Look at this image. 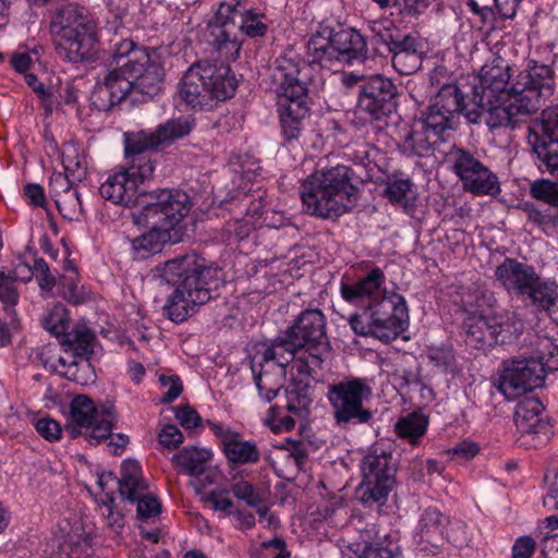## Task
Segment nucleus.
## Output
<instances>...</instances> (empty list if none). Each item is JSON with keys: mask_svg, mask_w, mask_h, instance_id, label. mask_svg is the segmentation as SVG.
Wrapping results in <instances>:
<instances>
[{"mask_svg": "<svg viewBox=\"0 0 558 558\" xmlns=\"http://www.w3.org/2000/svg\"><path fill=\"white\" fill-rule=\"evenodd\" d=\"M530 195L546 204H557L558 184L545 179L536 180L530 186Z\"/></svg>", "mask_w": 558, "mask_h": 558, "instance_id": "obj_44", "label": "nucleus"}, {"mask_svg": "<svg viewBox=\"0 0 558 558\" xmlns=\"http://www.w3.org/2000/svg\"><path fill=\"white\" fill-rule=\"evenodd\" d=\"M156 272L175 287L163 306V314L174 323L185 320L197 306L208 302L220 280V270L195 253L167 260Z\"/></svg>", "mask_w": 558, "mask_h": 558, "instance_id": "obj_3", "label": "nucleus"}, {"mask_svg": "<svg viewBox=\"0 0 558 558\" xmlns=\"http://www.w3.org/2000/svg\"><path fill=\"white\" fill-rule=\"evenodd\" d=\"M409 398L421 405H427L434 399V391L421 379L411 389H407Z\"/></svg>", "mask_w": 558, "mask_h": 558, "instance_id": "obj_57", "label": "nucleus"}, {"mask_svg": "<svg viewBox=\"0 0 558 558\" xmlns=\"http://www.w3.org/2000/svg\"><path fill=\"white\" fill-rule=\"evenodd\" d=\"M301 352H304L294 338L290 337L288 329L274 339L258 341L253 345L251 356V369L255 372L256 366L272 363L274 366L284 367L292 362L295 369V360Z\"/></svg>", "mask_w": 558, "mask_h": 558, "instance_id": "obj_25", "label": "nucleus"}, {"mask_svg": "<svg viewBox=\"0 0 558 558\" xmlns=\"http://www.w3.org/2000/svg\"><path fill=\"white\" fill-rule=\"evenodd\" d=\"M522 210L525 213L527 220L538 227L551 222V216L549 214L543 213L530 202H525L522 205Z\"/></svg>", "mask_w": 558, "mask_h": 558, "instance_id": "obj_59", "label": "nucleus"}, {"mask_svg": "<svg viewBox=\"0 0 558 558\" xmlns=\"http://www.w3.org/2000/svg\"><path fill=\"white\" fill-rule=\"evenodd\" d=\"M114 420L116 412L112 404H101L97 408L89 397L80 395L71 401L65 430L72 437H76L85 428L88 441L99 444L111 435Z\"/></svg>", "mask_w": 558, "mask_h": 558, "instance_id": "obj_15", "label": "nucleus"}, {"mask_svg": "<svg viewBox=\"0 0 558 558\" xmlns=\"http://www.w3.org/2000/svg\"><path fill=\"white\" fill-rule=\"evenodd\" d=\"M541 553L545 558H558V534L547 536L542 541Z\"/></svg>", "mask_w": 558, "mask_h": 558, "instance_id": "obj_64", "label": "nucleus"}, {"mask_svg": "<svg viewBox=\"0 0 558 558\" xmlns=\"http://www.w3.org/2000/svg\"><path fill=\"white\" fill-rule=\"evenodd\" d=\"M478 450L480 447L477 444L470 440H463L451 448L449 453L451 454L452 460L460 462L474 458L478 453Z\"/></svg>", "mask_w": 558, "mask_h": 558, "instance_id": "obj_54", "label": "nucleus"}, {"mask_svg": "<svg viewBox=\"0 0 558 558\" xmlns=\"http://www.w3.org/2000/svg\"><path fill=\"white\" fill-rule=\"evenodd\" d=\"M147 489L140 463L136 460L124 461L121 466L119 492L122 498L137 502V515L141 519L154 518L161 510L158 499L149 495Z\"/></svg>", "mask_w": 558, "mask_h": 558, "instance_id": "obj_24", "label": "nucleus"}, {"mask_svg": "<svg viewBox=\"0 0 558 558\" xmlns=\"http://www.w3.org/2000/svg\"><path fill=\"white\" fill-rule=\"evenodd\" d=\"M43 326L51 335L61 339L69 328L66 310L61 305L54 306L44 316Z\"/></svg>", "mask_w": 558, "mask_h": 558, "instance_id": "obj_41", "label": "nucleus"}, {"mask_svg": "<svg viewBox=\"0 0 558 558\" xmlns=\"http://www.w3.org/2000/svg\"><path fill=\"white\" fill-rule=\"evenodd\" d=\"M536 548L535 541L530 536L519 537L512 547V558H530Z\"/></svg>", "mask_w": 558, "mask_h": 558, "instance_id": "obj_58", "label": "nucleus"}, {"mask_svg": "<svg viewBox=\"0 0 558 558\" xmlns=\"http://www.w3.org/2000/svg\"><path fill=\"white\" fill-rule=\"evenodd\" d=\"M24 195L29 205L44 207L46 205V196L41 185L28 183L24 186Z\"/></svg>", "mask_w": 558, "mask_h": 558, "instance_id": "obj_62", "label": "nucleus"}, {"mask_svg": "<svg viewBox=\"0 0 558 558\" xmlns=\"http://www.w3.org/2000/svg\"><path fill=\"white\" fill-rule=\"evenodd\" d=\"M159 444L167 449L171 450L183 441L181 430L174 425H166L158 434Z\"/></svg>", "mask_w": 558, "mask_h": 558, "instance_id": "obj_53", "label": "nucleus"}, {"mask_svg": "<svg viewBox=\"0 0 558 558\" xmlns=\"http://www.w3.org/2000/svg\"><path fill=\"white\" fill-rule=\"evenodd\" d=\"M211 429L218 437L229 463L243 465L259 461L260 451L254 441L244 440L239 432L220 424H214Z\"/></svg>", "mask_w": 558, "mask_h": 558, "instance_id": "obj_31", "label": "nucleus"}, {"mask_svg": "<svg viewBox=\"0 0 558 558\" xmlns=\"http://www.w3.org/2000/svg\"><path fill=\"white\" fill-rule=\"evenodd\" d=\"M357 558H403L397 546H381L379 543L356 544L353 549Z\"/></svg>", "mask_w": 558, "mask_h": 558, "instance_id": "obj_42", "label": "nucleus"}, {"mask_svg": "<svg viewBox=\"0 0 558 558\" xmlns=\"http://www.w3.org/2000/svg\"><path fill=\"white\" fill-rule=\"evenodd\" d=\"M304 352L295 360V371L300 375L313 376L322 368L323 355L328 352L326 318L319 310H305L287 328Z\"/></svg>", "mask_w": 558, "mask_h": 558, "instance_id": "obj_11", "label": "nucleus"}, {"mask_svg": "<svg viewBox=\"0 0 558 558\" xmlns=\"http://www.w3.org/2000/svg\"><path fill=\"white\" fill-rule=\"evenodd\" d=\"M543 384V366L531 356L504 362L495 386L508 400H513Z\"/></svg>", "mask_w": 558, "mask_h": 558, "instance_id": "obj_20", "label": "nucleus"}, {"mask_svg": "<svg viewBox=\"0 0 558 558\" xmlns=\"http://www.w3.org/2000/svg\"><path fill=\"white\" fill-rule=\"evenodd\" d=\"M427 425V417L414 412L399 418L395 425V430L400 438L407 439L411 445L415 446L425 435Z\"/></svg>", "mask_w": 558, "mask_h": 558, "instance_id": "obj_38", "label": "nucleus"}, {"mask_svg": "<svg viewBox=\"0 0 558 558\" xmlns=\"http://www.w3.org/2000/svg\"><path fill=\"white\" fill-rule=\"evenodd\" d=\"M468 344L484 349L510 341L515 331L508 313L472 315L463 323Z\"/></svg>", "mask_w": 558, "mask_h": 558, "instance_id": "obj_21", "label": "nucleus"}, {"mask_svg": "<svg viewBox=\"0 0 558 558\" xmlns=\"http://www.w3.org/2000/svg\"><path fill=\"white\" fill-rule=\"evenodd\" d=\"M480 110L474 109L472 98L465 97L457 84L444 85L428 106L426 117L445 130H453L459 124V117L463 114L470 123L480 122Z\"/></svg>", "mask_w": 558, "mask_h": 558, "instance_id": "obj_18", "label": "nucleus"}, {"mask_svg": "<svg viewBox=\"0 0 558 558\" xmlns=\"http://www.w3.org/2000/svg\"><path fill=\"white\" fill-rule=\"evenodd\" d=\"M544 507L549 511H558V471L554 473L547 495L544 497Z\"/></svg>", "mask_w": 558, "mask_h": 558, "instance_id": "obj_63", "label": "nucleus"}, {"mask_svg": "<svg viewBox=\"0 0 558 558\" xmlns=\"http://www.w3.org/2000/svg\"><path fill=\"white\" fill-rule=\"evenodd\" d=\"M396 472L391 453H368L362 462L363 481L357 488L360 500L366 506H383L395 485Z\"/></svg>", "mask_w": 558, "mask_h": 558, "instance_id": "obj_17", "label": "nucleus"}, {"mask_svg": "<svg viewBox=\"0 0 558 558\" xmlns=\"http://www.w3.org/2000/svg\"><path fill=\"white\" fill-rule=\"evenodd\" d=\"M354 171L344 165L317 170L300 186L305 211L324 219H335L349 211L359 189L352 183Z\"/></svg>", "mask_w": 558, "mask_h": 558, "instance_id": "obj_7", "label": "nucleus"}, {"mask_svg": "<svg viewBox=\"0 0 558 558\" xmlns=\"http://www.w3.org/2000/svg\"><path fill=\"white\" fill-rule=\"evenodd\" d=\"M542 129L544 137L535 134L532 151L538 160V168L558 178V105L542 111Z\"/></svg>", "mask_w": 558, "mask_h": 558, "instance_id": "obj_26", "label": "nucleus"}, {"mask_svg": "<svg viewBox=\"0 0 558 558\" xmlns=\"http://www.w3.org/2000/svg\"><path fill=\"white\" fill-rule=\"evenodd\" d=\"M396 379L398 380V385L400 389L407 395V389H411L415 384H417L422 378L417 371L400 368L395 373Z\"/></svg>", "mask_w": 558, "mask_h": 558, "instance_id": "obj_60", "label": "nucleus"}, {"mask_svg": "<svg viewBox=\"0 0 558 558\" xmlns=\"http://www.w3.org/2000/svg\"><path fill=\"white\" fill-rule=\"evenodd\" d=\"M175 418L184 428L192 429L196 427L201 421L197 412L189 407H179L175 412Z\"/></svg>", "mask_w": 558, "mask_h": 558, "instance_id": "obj_61", "label": "nucleus"}, {"mask_svg": "<svg viewBox=\"0 0 558 558\" xmlns=\"http://www.w3.org/2000/svg\"><path fill=\"white\" fill-rule=\"evenodd\" d=\"M544 405L536 398H524L517 404L514 421L521 433L520 447L536 449L549 440L551 426L542 417Z\"/></svg>", "mask_w": 558, "mask_h": 558, "instance_id": "obj_23", "label": "nucleus"}, {"mask_svg": "<svg viewBox=\"0 0 558 558\" xmlns=\"http://www.w3.org/2000/svg\"><path fill=\"white\" fill-rule=\"evenodd\" d=\"M140 209L132 211L135 225L158 226L170 230L190 211L191 203L186 193L178 190L143 192Z\"/></svg>", "mask_w": 558, "mask_h": 558, "instance_id": "obj_14", "label": "nucleus"}, {"mask_svg": "<svg viewBox=\"0 0 558 558\" xmlns=\"http://www.w3.org/2000/svg\"><path fill=\"white\" fill-rule=\"evenodd\" d=\"M495 277L508 292L558 324L557 284L543 279L533 265L507 257L496 267Z\"/></svg>", "mask_w": 558, "mask_h": 558, "instance_id": "obj_10", "label": "nucleus"}, {"mask_svg": "<svg viewBox=\"0 0 558 558\" xmlns=\"http://www.w3.org/2000/svg\"><path fill=\"white\" fill-rule=\"evenodd\" d=\"M368 28L372 33L373 44L381 54L388 53L404 34L388 19L373 21L368 24Z\"/></svg>", "mask_w": 558, "mask_h": 558, "instance_id": "obj_35", "label": "nucleus"}, {"mask_svg": "<svg viewBox=\"0 0 558 558\" xmlns=\"http://www.w3.org/2000/svg\"><path fill=\"white\" fill-rule=\"evenodd\" d=\"M269 24L266 14L248 0H226L219 5L214 21L207 25L206 40L227 60H234L242 44L239 35L265 37Z\"/></svg>", "mask_w": 558, "mask_h": 558, "instance_id": "obj_6", "label": "nucleus"}, {"mask_svg": "<svg viewBox=\"0 0 558 558\" xmlns=\"http://www.w3.org/2000/svg\"><path fill=\"white\" fill-rule=\"evenodd\" d=\"M27 272V280L35 274L41 290L51 291L56 286V278L51 275L50 268L44 258H35L33 267H29Z\"/></svg>", "mask_w": 558, "mask_h": 558, "instance_id": "obj_47", "label": "nucleus"}, {"mask_svg": "<svg viewBox=\"0 0 558 558\" xmlns=\"http://www.w3.org/2000/svg\"><path fill=\"white\" fill-rule=\"evenodd\" d=\"M554 71L550 66L533 62L522 70L510 85L508 98L472 100L480 110V120L485 119L489 129H514L525 118L535 113L544 99L553 95Z\"/></svg>", "mask_w": 558, "mask_h": 558, "instance_id": "obj_2", "label": "nucleus"}, {"mask_svg": "<svg viewBox=\"0 0 558 558\" xmlns=\"http://www.w3.org/2000/svg\"><path fill=\"white\" fill-rule=\"evenodd\" d=\"M373 390L366 378L347 377L328 386L327 399L332 409L336 426L347 429L351 426L367 424L373 412L365 407Z\"/></svg>", "mask_w": 558, "mask_h": 558, "instance_id": "obj_12", "label": "nucleus"}, {"mask_svg": "<svg viewBox=\"0 0 558 558\" xmlns=\"http://www.w3.org/2000/svg\"><path fill=\"white\" fill-rule=\"evenodd\" d=\"M59 213L69 220H78L83 216L81 195L76 187L54 201Z\"/></svg>", "mask_w": 558, "mask_h": 558, "instance_id": "obj_39", "label": "nucleus"}, {"mask_svg": "<svg viewBox=\"0 0 558 558\" xmlns=\"http://www.w3.org/2000/svg\"><path fill=\"white\" fill-rule=\"evenodd\" d=\"M72 161H68L63 159V166L65 173H53L50 177L49 181V193L53 197V199H58L61 195L68 193L73 190L75 186L71 183L70 178L68 175L69 172L74 175V170L71 168Z\"/></svg>", "mask_w": 558, "mask_h": 558, "instance_id": "obj_43", "label": "nucleus"}, {"mask_svg": "<svg viewBox=\"0 0 558 558\" xmlns=\"http://www.w3.org/2000/svg\"><path fill=\"white\" fill-rule=\"evenodd\" d=\"M446 162L459 178L465 192L476 196L499 193L500 186L497 175L473 153L453 145L446 153Z\"/></svg>", "mask_w": 558, "mask_h": 558, "instance_id": "obj_16", "label": "nucleus"}, {"mask_svg": "<svg viewBox=\"0 0 558 558\" xmlns=\"http://www.w3.org/2000/svg\"><path fill=\"white\" fill-rule=\"evenodd\" d=\"M385 281L384 271L375 267L354 283H341V296L351 304L366 307L369 303L380 300L384 294H388L383 288Z\"/></svg>", "mask_w": 558, "mask_h": 558, "instance_id": "obj_30", "label": "nucleus"}, {"mask_svg": "<svg viewBox=\"0 0 558 558\" xmlns=\"http://www.w3.org/2000/svg\"><path fill=\"white\" fill-rule=\"evenodd\" d=\"M375 338L383 342H390L403 332L409 323V312L404 298L397 293L384 294L375 303L366 306Z\"/></svg>", "mask_w": 558, "mask_h": 558, "instance_id": "obj_19", "label": "nucleus"}, {"mask_svg": "<svg viewBox=\"0 0 558 558\" xmlns=\"http://www.w3.org/2000/svg\"><path fill=\"white\" fill-rule=\"evenodd\" d=\"M15 280V277L5 275L0 270V301L11 310L17 304L19 301Z\"/></svg>", "mask_w": 558, "mask_h": 558, "instance_id": "obj_48", "label": "nucleus"}, {"mask_svg": "<svg viewBox=\"0 0 558 558\" xmlns=\"http://www.w3.org/2000/svg\"><path fill=\"white\" fill-rule=\"evenodd\" d=\"M445 132L447 130L424 114L403 136L401 149L409 156L428 157L445 141Z\"/></svg>", "mask_w": 558, "mask_h": 558, "instance_id": "obj_27", "label": "nucleus"}, {"mask_svg": "<svg viewBox=\"0 0 558 558\" xmlns=\"http://www.w3.org/2000/svg\"><path fill=\"white\" fill-rule=\"evenodd\" d=\"M159 381L161 386L167 389L161 398L162 403H171L179 398L183 390L182 381L179 376L161 375Z\"/></svg>", "mask_w": 558, "mask_h": 558, "instance_id": "obj_51", "label": "nucleus"}, {"mask_svg": "<svg viewBox=\"0 0 558 558\" xmlns=\"http://www.w3.org/2000/svg\"><path fill=\"white\" fill-rule=\"evenodd\" d=\"M64 355L59 357V363L68 368L75 367L80 362H86L89 366L90 356L96 344L95 333L85 325H75L60 339Z\"/></svg>", "mask_w": 558, "mask_h": 558, "instance_id": "obj_29", "label": "nucleus"}, {"mask_svg": "<svg viewBox=\"0 0 558 558\" xmlns=\"http://www.w3.org/2000/svg\"><path fill=\"white\" fill-rule=\"evenodd\" d=\"M287 410L295 415L302 416L308 412L313 401L311 385L303 380H293L286 389Z\"/></svg>", "mask_w": 558, "mask_h": 558, "instance_id": "obj_37", "label": "nucleus"}, {"mask_svg": "<svg viewBox=\"0 0 558 558\" xmlns=\"http://www.w3.org/2000/svg\"><path fill=\"white\" fill-rule=\"evenodd\" d=\"M536 362L543 366V380L547 373L558 371V347L547 342L542 351L534 356Z\"/></svg>", "mask_w": 558, "mask_h": 558, "instance_id": "obj_49", "label": "nucleus"}, {"mask_svg": "<svg viewBox=\"0 0 558 558\" xmlns=\"http://www.w3.org/2000/svg\"><path fill=\"white\" fill-rule=\"evenodd\" d=\"M418 48L420 46L413 47L391 58L392 66L398 73L401 75H410L421 69L422 54Z\"/></svg>", "mask_w": 558, "mask_h": 558, "instance_id": "obj_40", "label": "nucleus"}, {"mask_svg": "<svg viewBox=\"0 0 558 558\" xmlns=\"http://www.w3.org/2000/svg\"><path fill=\"white\" fill-rule=\"evenodd\" d=\"M307 49L313 57L312 62L326 65L331 61L352 63L363 61L367 54L365 37L354 28L333 31L322 28L311 37Z\"/></svg>", "mask_w": 558, "mask_h": 558, "instance_id": "obj_13", "label": "nucleus"}, {"mask_svg": "<svg viewBox=\"0 0 558 558\" xmlns=\"http://www.w3.org/2000/svg\"><path fill=\"white\" fill-rule=\"evenodd\" d=\"M510 66L502 58H494L492 61L486 62L478 74V84L473 88L472 100L494 98H508L510 95V87H508L510 80Z\"/></svg>", "mask_w": 558, "mask_h": 558, "instance_id": "obj_28", "label": "nucleus"}, {"mask_svg": "<svg viewBox=\"0 0 558 558\" xmlns=\"http://www.w3.org/2000/svg\"><path fill=\"white\" fill-rule=\"evenodd\" d=\"M397 87L383 75H373L360 86L357 108L369 119L381 121L397 109Z\"/></svg>", "mask_w": 558, "mask_h": 558, "instance_id": "obj_22", "label": "nucleus"}, {"mask_svg": "<svg viewBox=\"0 0 558 558\" xmlns=\"http://www.w3.org/2000/svg\"><path fill=\"white\" fill-rule=\"evenodd\" d=\"M395 5L404 16H418L429 5V0H396Z\"/></svg>", "mask_w": 558, "mask_h": 558, "instance_id": "obj_55", "label": "nucleus"}, {"mask_svg": "<svg viewBox=\"0 0 558 558\" xmlns=\"http://www.w3.org/2000/svg\"><path fill=\"white\" fill-rule=\"evenodd\" d=\"M194 120L187 118L170 119L153 132L140 131L125 135V154L131 158L130 166L109 174L100 185V195L112 204L140 209L138 184L150 178L154 163L146 150H155L182 138L194 129Z\"/></svg>", "mask_w": 558, "mask_h": 558, "instance_id": "obj_1", "label": "nucleus"}, {"mask_svg": "<svg viewBox=\"0 0 558 558\" xmlns=\"http://www.w3.org/2000/svg\"><path fill=\"white\" fill-rule=\"evenodd\" d=\"M364 311L362 314H353L349 324L355 335L362 337H374L375 338V328L373 327L372 319L369 318L367 307H363Z\"/></svg>", "mask_w": 558, "mask_h": 558, "instance_id": "obj_50", "label": "nucleus"}, {"mask_svg": "<svg viewBox=\"0 0 558 558\" xmlns=\"http://www.w3.org/2000/svg\"><path fill=\"white\" fill-rule=\"evenodd\" d=\"M211 457L213 453L209 449L193 446L184 447L172 457V461L180 472L198 476L205 472Z\"/></svg>", "mask_w": 558, "mask_h": 558, "instance_id": "obj_34", "label": "nucleus"}, {"mask_svg": "<svg viewBox=\"0 0 558 558\" xmlns=\"http://www.w3.org/2000/svg\"><path fill=\"white\" fill-rule=\"evenodd\" d=\"M35 428L41 437L49 441L59 440L61 437L62 430L59 423L50 417L39 418L35 424Z\"/></svg>", "mask_w": 558, "mask_h": 558, "instance_id": "obj_52", "label": "nucleus"}, {"mask_svg": "<svg viewBox=\"0 0 558 558\" xmlns=\"http://www.w3.org/2000/svg\"><path fill=\"white\" fill-rule=\"evenodd\" d=\"M62 296L69 302L74 304L82 303L84 301V292L78 288L77 283L72 276H64L61 282Z\"/></svg>", "mask_w": 558, "mask_h": 558, "instance_id": "obj_56", "label": "nucleus"}, {"mask_svg": "<svg viewBox=\"0 0 558 558\" xmlns=\"http://www.w3.org/2000/svg\"><path fill=\"white\" fill-rule=\"evenodd\" d=\"M150 230L132 240V247L140 258H146L151 254L161 251L162 245L166 244L170 234L165 228L158 226H149Z\"/></svg>", "mask_w": 558, "mask_h": 558, "instance_id": "obj_36", "label": "nucleus"}, {"mask_svg": "<svg viewBox=\"0 0 558 558\" xmlns=\"http://www.w3.org/2000/svg\"><path fill=\"white\" fill-rule=\"evenodd\" d=\"M286 374L287 369L280 366L264 364L255 367L254 381L265 401L270 402L278 396L284 385Z\"/></svg>", "mask_w": 558, "mask_h": 558, "instance_id": "obj_33", "label": "nucleus"}, {"mask_svg": "<svg viewBox=\"0 0 558 558\" xmlns=\"http://www.w3.org/2000/svg\"><path fill=\"white\" fill-rule=\"evenodd\" d=\"M112 70L98 85L96 95L107 98V106L113 107L136 92L149 98L157 95L162 85L163 71L143 47L132 39H123L112 49Z\"/></svg>", "mask_w": 558, "mask_h": 558, "instance_id": "obj_4", "label": "nucleus"}, {"mask_svg": "<svg viewBox=\"0 0 558 558\" xmlns=\"http://www.w3.org/2000/svg\"><path fill=\"white\" fill-rule=\"evenodd\" d=\"M449 520L437 508H427L421 515L416 538L420 550L432 551L444 545Z\"/></svg>", "mask_w": 558, "mask_h": 558, "instance_id": "obj_32", "label": "nucleus"}, {"mask_svg": "<svg viewBox=\"0 0 558 558\" xmlns=\"http://www.w3.org/2000/svg\"><path fill=\"white\" fill-rule=\"evenodd\" d=\"M232 495L239 500L244 501L248 507L255 508L263 502L262 494L258 489L246 481H239L231 486Z\"/></svg>", "mask_w": 558, "mask_h": 558, "instance_id": "obj_45", "label": "nucleus"}, {"mask_svg": "<svg viewBox=\"0 0 558 558\" xmlns=\"http://www.w3.org/2000/svg\"><path fill=\"white\" fill-rule=\"evenodd\" d=\"M315 76L314 66L293 53L278 57L271 70L278 97L281 133L288 142L298 140L308 116L307 95Z\"/></svg>", "mask_w": 558, "mask_h": 558, "instance_id": "obj_5", "label": "nucleus"}, {"mask_svg": "<svg viewBox=\"0 0 558 558\" xmlns=\"http://www.w3.org/2000/svg\"><path fill=\"white\" fill-rule=\"evenodd\" d=\"M235 89L236 80L229 65L202 60L184 73L178 85V97L192 110H210L217 101L231 98Z\"/></svg>", "mask_w": 558, "mask_h": 558, "instance_id": "obj_9", "label": "nucleus"}, {"mask_svg": "<svg viewBox=\"0 0 558 558\" xmlns=\"http://www.w3.org/2000/svg\"><path fill=\"white\" fill-rule=\"evenodd\" d=\"M412 182L409 179H398L388 182L385 189V195L391 203L405 206L408 204V194L411 191Z\"/></svg>", "mask_w": 558, "mask_h": 558, "instance_id": "obj_46", "label": "nucleus"}, {"mask_svg": "<svg viewBox=\"0 0 558 558\" xmlns=\"http://www.w3.org/2000/svg\"><path fill=\"white\" fill-rule=\"evenodd\" d=\"M54 49L60 58L72 63L97 59L96 24L86 10L75 3L63 5L50 22Z\"/></svg>", "mask_w": 558, "mask_h": 558, "instance_id": "obj_8", "label": "nucleus"}]
</instances>
